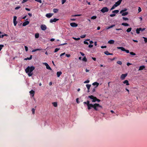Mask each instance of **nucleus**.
<instances>
[{"instance_id":"nucleus-1","label":"nucleus","mask_w":147,"mask_h":147,"mask_svg":"<svg viewBox=\"0 0 147 147\" xmlns=\"http://www.w3.org/2000/svg\"><path fill=\"white\" fill-rule=\"evenodd\" d=\"M83 103L84 104L86 105L88 109L89 110L91 109L92 108H93L96 111H98V107H99L101 108H102V106L100 105L99 104L97 103H95L94 104H92L90 103V101L89 100H87L86 102H84Z\"/></svg>"},{"instance_id":"nucleus-2","label":"nucleus","mask_w":147,"mask_h":147,"mask_svg":"<svg viewBox=\"0 0 147 147\" xmlns=\"http://www.w3.org/2000/svg\"><path fill=\"white\" fill-rule=\"evenodd\" d=\"M35 67L33 66L31 67L28 66L25 70L26 72L28 74L29 76H31L33 75L32 71L34 69Z\"/></svg>"},{"instance_id":"nucleus-3","label":"nucleus","mask_w":147,"mask_h":147,"mask_svg":"<svg viewBox=\"0 0 147 147\" xmlns=\"http://www.w3.org/2000/svg\"><path fill=\"white\" fill-rule=\"evenodd\" d=\"M88 97L92 100V102H96V100H97V98L95 96H94L93 95L89 96H88Z\"/></svg>"},{"instance_id":"nucleus-4","label":"nucleus","mask_w":147,"mask_h":147,"mask_svg":"<svg viewBox=\"0 0 147 147\" xmlns=\"http://www.w3.org/2000/svg\"><path fill=\"white\" fill-rule=\"evenodd\" d=\"M100 11L102 13H104L108 12L109 11V9L107 7H104L100 10Z\"/></svg>"},{"instance_id":"nucleus-5","label":"nucleus","mask_w":147,"mask_h":147,"mask_svg":"<svg viewBox=\"0 0 147 147\" xmlns=\"http://www.w3.org/2000/svg\"><path fill=\"white\" fill-rule=\"evenodd\" d=\"M40 28L42 30H45L47 29V27L45 25L42 24L41 25Z\"/></svg>"},{"instance_id":"nucleus-6","label":"nucleus","mask_w":147,"mask_h":147,"mask_svg":"<svg viewBox=\"0 0 147 147\" xmlns=\"http://www.w3.org/2000/svg\"><path fill=\"white\" fill-rule=\"evenodd\" d=\"M70 26L73 27H76L78 26V25L77 24L74 23H71L70 24Z\"/></svg>"},{"instance_id":"nucleus-7","label":"nucleus","mask_w":147,"mask_h":147,"mask_svg":"<svg viewBox=\"0 0 147 147\" xmlns=\"http://www.w3.org/2000/svg\"><path fill=\"white\" fill-rule=\"evenodd\" d=\"M46 66V68L47 69H48L50 70H52L51 68L49 66V65L46 63H43Z\"/></svg>"},{"instance_id":"nucleus-8","label":"nucleus","mask_w":147,"mask_h":147,"mask_svg":"<svg viewBox=\"0 0 147 147\" xmlns=\"http://www.w3.org/2000/svg\"><path fill=\"white\" fill-rule=\"evenodd\" d=\"M127 74H122L121 76V79L122 80H123L127 76Z\"/></svg>"},{"instance_id":"nucleus-9","label":"nucleus","mask_w":147,"mask_h":147,"mask_svg":"<svg viewBox=\"0 0 147 147\" xmlns=\"http://www.w3.org/2000/svg\"><path fill=\"white\" fill-rule=\"evenodd\" d=\"M53 14L52 13H47L46 14V16L48 18H50L53 15Z\"/></svg>"},{"instance_id":"nucleus-10","label":"nucleus","mask_w":147,"mask_h":147,"mask_svg":"<svg viewBox=\"0 0 147 147\" xmlns=\"http://www.w3.org/2000/svg\"><path fill=\"white\" fill-rule=\"evenodd\" d=\"M59 20V19H56L55 18H54L53 19H51L50 20V23H53V22H55Z\"/></svg>"},{"instance_id":"nucleus-11","label":"nucleus","mask_w":147,"mask_h":147,"mask_svg":"<svg viewBox=\"0 0 147 147\" xmlns=\"http://www.w3.org/2000/svg\"><path fill=\"white\" fill-rule=\"evenodd\" d=\"M29 23V22L28 21H26L23 23L22 26H25L28 25Z\"/></svg>"},{"instance_id":"nucleus-12","label":"nucleus","mask_w":147,"mask_h":147,"mask_svg":"<svg viewBox=\"0 0 147 147\" xmlns=\"http://www.w3.org/2000/svg\"><path fill=\"white\" fill-rule=\"evenodd\" d=\"M29 93L30 94H32V97L34 96V93H35V91L34 90H32L30 91Z\"/></svg>"},{"instance_id":"nucleus-13","label":"nucleus","mask_w":147,"mask_h":147,"mask_svg":"<svg viewBox=\"0 0 147 147\" xmlns=\"http://www.w3.org/2000/svg\"><path fill=\"white\" fill-rule=\"evenodd\" d=\"M123 83L124 84H126V85H129V84L128 82V81L127 80H125L123 82Z\"/></svg>"},{"instance_id":"nucleus-14","label":"nucleus","mask_w":147,"mask_h":147,"mask_svg":"<svg viewBox=\"0 0 147 147\" xmlns=\"http://www.w3.org/2000/svg\"><path fill=\"white\" fill-rule=\"evenodd\" d=\"M145 68V66L144 65H142L140 66L139 68V70H143Z\"/></svg>"},{"instance_id":"nucleus-15","label":"nucleus","mask_w":147,"mask_h":147,"mask_svg":"<svg viewBox=\"0 0 147 147\" xmlns=\"http://www.w3.org/2000/svg\"><path fill=\"white\" fill-rule=\"evenodd\" d=\"M114 40H109L108 42L110 44H113L114 43Z\"/></svg>"},{"instance_id":"nucleus-16","label":"nucleus","mask_w":147,"mask_h":147,"mask_svg":"<svg viewBox=\"0 0 147 147\" xmlns=\"http://www.w3.org/2000/svg\"><path fill=\"white\" fill-rule=\"evenodd\" d=\"M62 72L61 71H58L57 72V77H59L62 74Z\"/></svg>"},{"instance_id":"nucleus-17","label":"nucleus","mask_w":147,"mask_h":147,"mask_svg":"<svg viewBox=\"0 0 147 147\" xmlns=\"http://www.w3.org/2000/svg\"><path fill=\"white\" fill-rule=\"evenodd\" d=\"M92 85L94 86L96 85V86L95 87V88H96V87H97L98 86L99 83L97 82H95L93 83Z\"/></svg>"},{"instance_id":"nucleus-18","label":"nucleus","mask_w":147,"mask_h":147,"mask_svg":"<svg viewBox=\"0 0 147 147\" xmlns=\"http://www.w3.org/2000/svg\"><path fill=\"white\" fill-rule=\"evenodd\" d=\"M117 6L115 4L113 5L112 7L111 8L110 10H112L114 9L116 7H117Z\"/></svg>"},{"instance_id":"nucleus-19","label":"nucleus","mask_w":147,"mask_h":147,"mask_svg":"<svg viewBox=\"0 0 147 147\" xmlns=\"http://www.w3.org/2000/svg\"><path fill=\"white\" fill-rule=\"evenodd\" d=\"M117 48L118 49H121L123 51L125 50V48L123 47H117Z\"/></svg>"},{"instance_id":"nucleus-20","label":"nucleus","mask_w":147,"mask_h":147,"mask_svg":"<svg viewBox=\"0 0 147 147\" xmlns=\"http://www.w3.org/2000/svg\"><path fill=\"white\" fill-rule=\"evenodd\" d=\"M141 28H137L136 30V32L137 34H139L140 33V31Z\"/></svg>"},{"instance_id":"nucleus-21","label":"nucleus","mask_w":147,"mask_h":147,"mask_svg":"<svg viewBox=\"0 0 147 147\" xmlns=\"http://www.w3.org/2000/svg\"><path fill=\"white\" fill-rule=\"evenodd\" d=\"M32 55H31L30 56V57H27V58H25V59H24V60H31L32 59Z\"/></svg>"},{"instance_id":"nucleus-22","label":"nucleus","mask_w":147,"mask_h":147,"mask_svg":"<svg viewBox=\"0 0 147 147\" xmlns=\"http://www.w3.org/2000/svg\"><path fill=\"white\" fill-rule=\"evenodd\" d=\"M115 26V24L113 25H112L111 26H109V27H107L106 28V29H110L111 28Z\"/></svg>"},{"instance_id":"nucleus-23","label":"nucleus","mask_w":147,"mask_h":147,"mask_svg":"<svg viewBox=\"0 0 147 147\" xmlns=\"http://www.w3.org/2000/svg\"><path fill=\"white\" fill-rule=\"evenodd\" d=\"M58 11L59 10L56 8H54L53 9V11L55 13H57Z\"/></svg>"},{"instance_id":"nucleus-24","label":"nucleus","mask_w":147,"mask_h":147,"mask_svg":"<svg viewBox=\"0 0 147 147\" xmlns=\"http://www.w3.org/2000/svg\"><path fill=\"white\" fill-rule=\"evenodd\" d=\"M53 106L55 107H57V102H53L52 103Z\"/></svg>"},{"instance_id":"nucleus-25","label":"nucleus","mask_w":147,"mask_h":147,"mask_svg":"<svg viewBox=\"0 0 147 147\" xmlns=\"http://www.w3.org/2000/svg\"><path fill=\"white\" fill-rule=\"evenodd\" d=\"M86 86L88 89V90H89L90 88V87L91 86V85L87 84L86 85Z\"/></svg>"},{"instance_id":"nucleus-26","label":"nucleus","mask_w":147,"mask_h":147,"mask_svg":"<svg viewBox=\"0 0 147 147\" xmlns=\"http://www.w3.org/2000/svg\"><path fill=\"white\" fill-rule=\"evenodd\" d=\"M121 3V2H120L119 1H118L117 2H116L115 4L117 5V6L119 5Z\"/></svg>"},{"instance_id":"nucleus-27","label":"nucleus","mask_w":147,"mask_h":147,"mask_svg":"<svg viewBox=\"0 0 147 147\" xmlns=\"http://www.w3.org/2000/svg\"><path fill=\"white\" fill-rule=\"evenodd\" d=\"M35 36L36 38H38L39 37V34L38 33L35 34Z\"/></svg>"},{"instance_id":"nucleus-28","label":"nucleus","mask_w":147,"mask_h":147,"mask_svg":"<svg viewBox=\"0 0 147 147\" xmlns=\"http://www.w3.org/2000/svg\"><path fill=\"white\" fill-rule=\"evenodd\" d=\"M131 29L132 28H129L126 30V31L127 32H130L131 31Z\"/></svg>"},{"instance_id":"nucleus-29","label":"nucleus","mask_w":147,"mask_h":147,"mask_svg":"<svg viewBox=\"0 0 147 147\" xmlns=\"http://www.w3.org/2000/svg\"><path fill=\"white\" fill-rule=\"evenodd\" d=\"M128 12H123L122 14V16H125L127 15L128 14Z\"/></svg>"},{"instance_id":"nucleus-30","label":"nucleus","mask_w":147,"mask_h":147,"mask_svg":"<svg viewBox=\"0 0 147 147\" xmlns=\"http://www.w3.org/2000/svg\"><path fill=\"white\" fill-rule=\"evenodd\" d=\"M121 25L125 26H127L129 25L128 24L125 23H122Z\"/></svg>"},{"instance_id":"nucleus-31","label":"nucleus","mask_w":147,"mask_h":147,"mask_svg":"<svg viewBox=\"0 0 147 147\" xmlns=\"http://www.w3.org/2000/svg\"><path fill=\"white\" fill-rule=\"evenodd\" d=\"M119 12V10H114V11H112V13H118Z\"/></svg>"},{"instance_id":"nucleus-32","label":"nucleus","mask_w":147,"mask_h":147,"mask_svg":"<svg viewBox=\"0 0 147 147\" xmlns=\"http://www.w3.org/2000/svg\"><path fill=\"white\" fill-rule=\"evenodd\" d=\"M81 16V14H76L74 15H72L71 16V17H76V16Z\"/></svg>"},{"instance_id":"nucleus-33","label":"nucleus","mask_w":147,"mask_h":147,"mask_svg":"<svg viewBox=\"0 0 147 147\" xmlns=\"http://www.w3.org/2000/svg\"><path fill=\"white\" fill-rule=\"evenodd\" d=\"M41 50V49H34V50H33L32 51V52H35L37 51H40Z\"/></svg>"},{"instance_id":"nucleus-34","label":"nucleus","mask_w":147,"mask_h":147,"mask_svg":"<svg viewBox=\"0 0 147 147\" xmlns=\"http://www.w3.org/2000/svg\"><path fill=\"white\" fill-rule=\"evenodd\" d=\"M82 60L85 62H86L87 61V59L86 57H84L82 59Z\"/></svg>"},{"instance_id":"nucleus-35","label":"nucleus","mask_w":147,"mask_h":147,"mask_svg":"<svg viewBox=\"0 0 147 147\" xmlns=\"http://www.w3.org/2000/svg\"><path fill=\"white\" fill-rule=\"evenodd\" d=\"M35 109H34V108H32V113L33 114H35Z\"/></svg>"},{"instance_id":"nucleus-36","label":"nucleus","mask_w":147,"mask_h":147,"mask_svg":"<svg viewBox=\"0 0 147 147\" xmlns=\"http://www.w3.org/2000/svg\"><path fill=\"white\" fill-rule=\"evenodd\" d=\"M72 38L76 40H78L80 39V38H77L75 37H73Z\"/></svg>"},{"instance_id":"nucleus-37","label":"nucleus","mask_w":147,"mask_h":147,"mask_svg":"<svg viewBox=\"0 0 147 147\" xmlns=\"http://www.w3.org/2000/svg\"><path fill=\"white\" fill-rule=\"evenodd\" d=\"M104 53L107 55H110L109 54V52L107 51H105L104 52Z\"/></svg>"},{"instance_id":"nucleus-38","label":"nucleus","mask_w":147,"mask_h":147,"mask_svg":"<svg viewBox=\"0 0 147 147\" xmlns=\"http://www.w3.org/2000/svg\"><path fill=\"white\" fill-rule=\"evenodd\" d=\"M131 55H136V54L132 52H131L129 53Z\"/></svg>"},{"instance_id":"nucleus-39","label":"nucleus","mask_w":147,"mask_h":147,"mask_svg":"<svg viewBox=\"0 0 147 147\" xmlns=\"http://www.w3.org/2000/svg\"><path fill=\"white\" fill-rule=\"evenodd\" d=\"M143 38L144 39V41L145 43L147 42V38L144 37H143Z\"/></svg>"},{"instance_id":"nucleus-40","label":"nucleus","mask_w":147,"mask_h":147,"mask_svg":"<svg viewBox=\"0 0 147 147\" xmlns=\"http://www.w3.org/2000/svg\"><path fill=\"white\" fill-rule=\"evenodd\" d=\"M4 46V45H0V51L1 50Z\"/></svg>"},{"instance_id":"nucleus-41","label":"nucleus","mask_w":147,"mask_h":147,"mask_svg":"<svg viewBox=\"0 0 147 147\" xmlns=\"http://www.w3.org/2000/svg\"><path fill=\"white\" fill-rule=\"evenodd\" d=\"M96 18V16H94L91 17V19H95Z\"/></svg>"},{"instance_id":"nucleus-42","label":"nucleus","mask_w":147,"mask_h":147,"mask_svg":"<svg viewBox=\"0 0 147 147\" xmlns=\"http://www.w3.org/2000/svg\"><path fill=\"white\" fill-rule=\"evenodd\" d=\"M60 49L59 48H56L54 52L55 53L57 52Z\"/></svg>"},{"instance_id":"nucleus-43","label":"nucleus","mask_w":147,"mask_h":147,"mask_svg":"<svg viewBox=\"0 0 147 147\" xmlns=\"http://www.w3.org/2000/svg\"><path fill=\"white\" fill-rule=\"evenodd\" d=\"M13 23L14 24V26H16V25L18 22L16 21H13Z\"/></svg>"},{"instance_id":"nucleus-44","label":"nucleus","mask_w":147,"mask_h":147,"mask_svg":"<svg viewBox=\"0 0 147 147\" xmlns=\"http://www.w3.org/2000/svg\"><path fill=\"white\" fill-rule=\"evenodd\" d=\"M86 36V35H85V34L83 35H82L80 36V37L82 38H84Z\"/></svg>"},{"instance_id":"nucleus-45","label":"nucleus","mask_w":147,"mask_h":147,"mask_svg":"<svg viewBox=\"0 0 147 147\" xmlns=\"http://www.w3.org/2000/svg\"><path fill=\"white\" fill-rule=\"evenodd\" d=\"M117 63L120 65H121L122 64V62L120 61H118L117 62Z\"/></svg>"},{"instance_id":"nucleus-46","label":"nucleus","mask_w":147,"mask_h":147,"mask_svg":"<svg viewBox=\"0 0 147 147\" xmlns=\"http://www.w3.org/2000/svg\"><path fill=\"white\" fill-rule=\"evenodd\" d=\"M7 34H2L1 36V37L3 38L4 36H7Z\"/></svg>"},{"instance_id":"nucleus-47","label":"nucleus","mask_w":147,"mask_h":147,"mask_svg":"<svg viewBox=\"0 0 147 147\" xmlns=\"http://www.w3.org/2000/svg\"><path fill=\"white\" fill-rule=\"evenodd\" d=\"M123 19L124 20H129L128 18H127L123 17Z\"/></svg>"},{"instance_id":"nucleus-48","label":"nucleus","mask_w":147,"mask_h":147,"mask_svg":"<svg viewBox=\"0 0 147 147\" xmlns=\"http://www.w3.org/2000/svg\"><path fill=\"white\" fill-rule=\"evenodd\" d=\"M17 19V17L16 16H14L13 17V21H16Z\"/></svg>"},{"instance_id":"nucleus-49","label":"nucleus","mask_w":147,"mask_h":147,"mask_svg":"<svg viewBox=\"0 0 147 147\" xmlns=\"http://www.w3.org/2000/svg\"><path fill=\"white\" fill-rule=\"evenodd\" d=\"M115 15H116L115 13H113V14H110V16L111 17H114V16H115Z\"/></svg>"},{"instance_id":"nucleus-50","label":"nucleus","mask_w":147,"mask_h":147,"mask_svg":"<svg viewBox=\"0 0 147 147\" xmlns=\"http://www.w3.org/2000/svg\"><path fill=\"white\" fill-rule=\"evenodd\" d=\"M142 10L141 8L140 7H139L138 9V12H140Z\"/></svg>"},{"instance_id":"nucleus-51","label":"nucleus","mask_w":147,"mask_h":147,"mask_svg":"<svg viewBox=\"0 0 147 147\" xmlns=\"http://www.w3.org/2000/svg\"><path fill=\"white\" fill-rule=\"evenodd\" d=\"M36 1H37L40 3H42V1L41 0H35Z\"/></svg>"},{"instance_id":"nucleus-52","label":"nucleus","mask_w":147,"mask_h":147,"mask_svg":"<svg viewBox=\"0 0 147 147\" xmlns=\"http://www.w3.org/2000/svg\"><path fill=\"white\" fill-rule=\"evenodd\" d=\"M123 51H125L127 53H129V51L128 50H126L125 49V50Z\"/></svg>"},{"instance_id":"nucleus-53","label":"nucleus","mask_w":147,"mask_h":147,"mask_svg":"<svg viewBox=\"0 0 147 147\" xmlns=\"http://www.w3.org/2000/svg\"><path fill=\"white\" fill-rule=\"evenodd\" d=\"M66 0H62V4H63L66 1Z\"/></svg>"},{"instance_id":"nucleus-54","label":"nucleus","mask_w":147,"mask_h":147,"mask_svg":"<svg viewBox=\"0 0 147 147\" xmlns=\"http://www.w3.org/2000/svg\"><path fill=\"white\" fill-rule=\"evenodd\" d=\"M90 82V81L89 80H87L86 81H85L84 82V83H89Z\"/></svg>"},{"instance_id":"nucleus-55","label":"nucleus","mask_w":147,"mask_h":147,"mask_svg":"<svg viewBox=\"0 0 147 147\" xmlns=\"http://www.w3.org/2000/svg\"><path fill=\"white\" fill-rule=\"evenodd\" d=\"M24 47H25V51H28V47L27 46H25Z\"/></svg>"},{"instance_id":"nucleus-56","label":"nucleus","mask_w":147,"mask_h":147,"mask_svg":"<svg viewBox=\"0 0 147 147\" xmlns=\"http://www.w3.org/2000/svg\"><path fill=\"white\" fill-rule=\"evenodd\" d=\"M141 28V30H140V31H142V32L144 31L145 30V28Z\"/></svg>"},{"instance_id":"nucleus-57","label":"nucleus","mask_w":147,"mask_h":147,"mask_svg":"<svg viewBox=\"0 0 147 147\" xmlns=\"http://www.w3.org/2000/svg\"><path fill=\"white\" fill-rule=\"evenodd\" d=\"M65 56L68 57H69L70 56V54H66L65 55Z\"/></svg>"},{"instance_id":"nucleus-58","label":"nucleus","mask_w":147,"mask_h":147,"mask_svg":"<svg viewBox=\"0 0 147 147\" xmlns=\"http://www.w3.org/2000/svg\"><path fill=\"white\" fill-rule=\"evenodd\" d=\"M20 7V6H17V7H15V9L16 10H17V9H19Z\"/></svg>"},{"instance_id":"nucleus-59","label":"nucleus","mask_w":147,"mask_h":147,"mask_svg":"<svg viewBox=\"0 0 147 147\" xmlns=\"http://www.w3.org/2000/svg\"><path fill=\"white\" fill-rule=\"evenodd\" d=\"M107 47V46H101V48L102 49H104L105 48H106Z\"/></svg>"},{"instance_id":"nucleus-60","label":"nucleus","mask_w":147,"mask_h":147,"mask_svg":"<svg viewBox=\"0 0 147 147\" xmlns=\"http://www.w3.org/2000/svg\"><path fill=\"white\" fill-rule=\"evenodd\" d=\"M67 43H63V44H62L61 45H60V46H63V45H67Z\"/></svg>"},{"instance_id":"nucleus-61","label":"nucleus","mask_w":147,"mask_h":147,"mask_svg":"<svg viewBox=\"0 0 147 147\" xmlns=\"http://www.w3.org/2000/svg\"><path fill=\"white\" fill-rule=\"evenodd\" d=\"M93 47V45H92L90 44L88 45V47L89 48H91V47Z\"/></svg>"},{"instance_id":"nucleus-62","label":"nucleus","mask_w":147,"mask_h":147,"mask_svg":"<svg viewBox=\"0 0 147 147\" xmlns=\"http://www.w3.org/2000/svg\"><path fill=\"white\" fill-rule=\"evenodd\" d=\"M80 53L81 54V55H82V56H84L85 55V54L84 53H82V52H80Z\"/></svg>"},{"instance_id":"nucleus-63","label":"nucleus","mask_w":147,"mask_h":147,"mask_svg":"<svg viewBox=\"0 0 147 147\" xmlns=\"http://www.w3.org/2000/svg\"><path fill=\"white\" fill-rule=\"evenodd\" d=\"M84 43L85 44H86V45H88V42H87V41H84Z\"/></svg>"},{"instance_id":"nucleus-64","label":"nucleus","mask_w":147,"mask_h":147,"mask_svg":"<svg viewBox=\"0 0 147 147\" xmlns=\"http://www.w3.org/2000/svg\"><path fill=\"white\" fill-rule=\"evenodd\" d=\"M65 54V53H64L61 54L60 55V57H61L63 55H64Z\"/></svg>"}]
</instances>
